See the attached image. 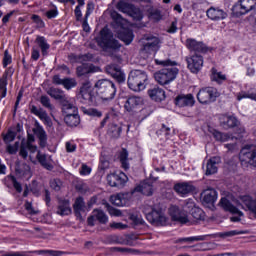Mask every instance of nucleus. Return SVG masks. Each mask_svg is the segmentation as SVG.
<instances>
[{"label":"nucleus","mask_w":256,"mask_h":256,"mask_svg":"<svg viewBox=\"0 0 256 256\" xmlns=\"http://www.w3.org/2000/svg\"><path fill=\"white\" fill-rule=\"evenodd\" d=\"M212 135L215 141H219L220 143H225L231 139V135L229 133H223L216 129L212 131Z\"/></svg>","instance_id":"37"},{"label":"nucleus","mask_w":256,"mask_h":256,"mask_svg":"<svg viewBox=\"0 0 256 256\" xmlns=\"http://www.w3.org/2000/svg\"><path fill=\"white\" fill-rule=\"evenodd\" d=\"M71 213V202L68 199L59 200L57 214L61 217H65V215H71Z\"/></svg>","instance_id":"27"},{"label":"nucleus","mask_w":256,"mask_h":256,"mask_svg":"<svg viewBox=\"0 0 256 256\" xmlns=\"http://www.w3.org/2000/svg\"><path fill=\"white\" fill-rule=\"evenodd\" d=\"M243 99H251L256 101V93L240 92L237 94V101H243Z\"/></svg>","instance_id":"49"},{"label":"nucleus","mask_w":256,"mask_h":256,"mask_svg":"<svg viewBox=\"0 0 256 256\" xmlns=\"http://www.w3.org/2000/svg\"><path fill=\"white\" fill-rule=\"evenodd\" d=\"M34 135H36L39 140V147H41V149H45V147H47V132H45V129H43V127L34 129Z\"/></svg>","instance_id":"29"},{"label":"nucleus","mask_w":256,"mask_h":256,"mask_svg":"<svg viewBox=\"0 0 256 256\" xmlns=\"http://www.w3.org/2000/svg\"><path fill=\"white\" fill-rule=\"evenodd\" d=\"M220 205L224 209V211H228V213H231L232 215H239V216H232L230 218V221L232 223H239L241 221V217H243V212L237 208V206L233 205L231 201L227 198H221Z\"/></svg>","instance_id":"12"},{"label":"nucleus","mask_w":256,"mask_h":256,"mask_svg":"<svg viewBox=\"0 0 256 256\" xmlns=\"http://www.w3.org/2000/svg\"><path fill=\"white\" fill-rule=\"evenodd\" d=\"M15 137H17V132L13 130H8L6 134H2V139L5 145H9V143H13V141H15Z\"/></svg>","instance_id":"44"},{"label":"nucleus","mask_w":256,"mask_h":256,"mask_svg":"<svg viewBox=\"0 0 256 256\" xmlns=\"http://www.w3.org/2000/svg\"><path fill=\"white\" fill-rule=\"evenodd\" d=\"M143 105V98L139 96H130L126 99L124 103V109L130 115H135L139 111V107Z\"/></svg>","instance_id":"14"},{"label":"nucleus","mask_w":256,"mask_h":256,"mask_svg":"<svg viewBox=\"0 0 256 256\" xmlns=\"http://www.w3.org/2000/svg\"><path fill=\"white\" fill-rule=\"evenodd\" d=\"M116 9H118L120 13H125L129 17H132L134 21L143 20V11H141V8L135 6L134 4L125 2V0L118 1L116 4Z\"/></svg>","instance_id":"6"},{"label":"nucleus","mask_w":256,"mask_h":256,"mask_svg":"<svg viewBox=\"0 0 256 256\" xmlns=\"http://www.w3.org/2000/svg\"><path fill=\"white\" fill-rule=\"evenodd\" d=\"M185 46L190 53H197L198 55H206V53H209V48L206 44L203 41H197L195 38H187Z\"/></svg>","instance_id":"11"},{"label":"nucleus","mask_w":256,"mask_h":256,"mask_svg":"<svg viewBox=\"0 0 256 256\" xmlns=\"http://www.w3.org/2000/svg\"><path fill=\"white\" fill-rule=\"evenodd\" d=\"M91 73H97V67L93 64H82L76 68L77 77L89 78Z\"/></svg>","instance_id":"20"},{"label":"nucleus","mask_w":256,"mask_h":256,"mask_svg":"<svg viewBox=\"0 0 256 256\" xmlns=\"http://www.w3.org/2000/svg\"><path fill=\"white\" fill-rule=\"evenodd\" d=\"M80 95L86 105H97V95L91 89V82L87 81L80 87Z\"/></svg>","instance_id":"10"},{"label":"nucleus","mask_w":256,"mask_h":256,"mask_svg":"<svg viewBox=\"0 0 256 256\" xmlns=\"http://www.w3.org/2000/svg\"><path fill=\"white\" fill-rule=\"evenodd\" d=\"M31 21L37 25L38 29H45V21H43V18L37 14H33L31 16Z\"/></svg>","instance_id":"47"},{"label":"nucleus","mask_w":256,"mask_h":256,"mask_svg":"<svg viewBox=\"0 0 256 256\" xmlns=\"http://www.w3.org/2000/svg\"><path fill=\"white\" fill-rule=\"evenodd\" d=\"M156 135H158V137H165V139H171V128L162 124L161 128L157 130Z\"/></svg>","instance_id":"41"},{"label":"nucleus","mask_w":256,"mask_h":256,"mask_svg":"<svg viewBox=\"0 0 256 256\" xmlns=\"http://www.w3.org/2000/svg\"><path fill=\"white\" fill-rule=\"evenodd\" d=\"M148 15L150 19H153L154 21H161V19H163V15H161V10L159 9H149Z\"/></svg>","instance_id":"46"},{"label":"nucleus","mask_w":256,"mask_h":256,"mask_svg":"<svg viewBox=\"0 0 256 256\" xmlns=\"http://www.w3.org/2000/svg\"><path fill=\"white\" fill-rule=\"evenodd\" d=\"M40 103L43 107H45V109H49L50 111H52L53 105L51 104V99H49V96L42 95L40 97Z\"/></svg>","instance_id":"52"},{"label":"nucleus","mask_w":256,"mask_h":256,"mask_svg":"<svg viewBox=\"0 0 256 256\" xmlns=\"http://www.w3.org/2000/svg\"><path fill=\"white\" fill-rule=\"evenodd\" d=\"M61 181L59 179H53L50 181V187L54 191H61Z\"/></svg>","instance_id":"61"},{"label":"nucleus","mask_w":256,"mask_h":256,"mask_svg":"<svg viewBox=\"0 0 256 256\" xmlns=\"http://www.w3.org/2000/svg\"><path fill=\"white\" fill-rule=\"evenodd\" d=\"M146 220L151 225H167V216H165V210L159 204L149 206L143 211Z\"/></svg>","instance_id":"5"},{"label":"nucleus","mask_w":256,"mask_h":256,"mask_svg":"<svg viewBox=\"0 0 256 256\" xmlns=\"http://www.w3.org/2000/svg\"><path fill=\"white\" fill-rule=\"evenodd\" d=\"M11 63H13V56H11V54H9V50H5L4 57L2 60L3 68L6 69V67L8 65H11Z\"/></svg>","instance_id":"54"},{"label":"nucleus","mask_w":256,"mask_h":256,"mask_svg":"<svg viewBox=\"0 0 256 256\" xmlns=\"http://www.w3.org/2000/svg\"><path fill=\"white\" fill-rule=\"evenodd\" d=\"M212 81H215L217 85H223L227 81V76L223 72H217V70L212 71Z\"/></svg>","instance_id":"40"},{"label":"nucleus","mask_w":256,"mask_h":256,"mask_svg":"<svg viewBox=\"0 0 256 256\" xmlns=\"http://www.w3.org/2000/svg\"><path fill=\"white\" fill-rule=\"evenodd\" d=\"M3 256H29L27 255L25 252H19V251H16V252H6L3 254Z\"/></svg>","instance_id":"64"},{"label":"nucleus","mask_w":256,"mask_h":256,"mask_svg":"<svg viewBox=\"0 0 256 256\" xmlns=\"http://www.w3.org/2000/svg\"><path fill=\"white\" fill-rule=\"evenodd\" d=\"M105 207L109 215H111V217H121V215H123L121 210L116 209L115 207L111 206L109 203H106Z\"/></svg>","instance_id":"50"},{"label":"nucleus","mask_w":256,"mask_h":256,"mask_svg":"<svg viewBox=\"0 0 256 256\" xmlns=\"http://www.w3.org/2000/svg\"><path fill=\"white\" fill-rule=\"evenodd\" d=\"M96 43L100 49L109 51H119L121 49V43L119 40L115 39L113 32L109 28H103L99 32V36L96 37Z\"/></svg>","instance_id":"2"},{"label":"nucleus","mask_w":256,"mask_h":256,"mask_svg":"<svg viewBox=\"0 0 256 256\" xmlns=\"http://www.w3.org/2000/svg\"><path fill=\"white\" fill-rule=\"evenodd\" d=\"M127 175L124 172L112 173L107 176L108 185L110 187H125V183H127Z\"/></svg>","instance_id":"16"},{"label":"nucleus","mask_w":256,"mask_h":256,"mask_svg":"<svg viewBox=\"0 0 256 256\" xmlns=\"http://www.w3.org/2000/svg\"><path fill=\"white\" fill-rule=\"evenodd\" d=\"M17 13H19V9H14L7 13L6 15H4L2 18L3 25H7V22L11 19V17H13V15H17Z\"/></svg>","instance_id":"60"},{"label":"nucleus","mask_w":256,"mask_h":256,"mask_svg":"<svg viewBox=\"0 0 256 256\" xmlns=\"http://www.w3.org/2000/svg\"><path fill=\"white\" fill-rule=\"evenodd\" d=\"M27 149H28L27 144L22 142L20 145V151H19V155L20 157H22V159H26L27 157H29V152L27 151Z\"/></svg>","instance_id":"58"},{"label":"nucleus","mask_w":256,"mask_h":256,"mask_svg":"<svg viewBox=\"0 0 256 256\" xmlns=\"http://www.w3.org/2000/svg\"><path fill=\"white\" fill-rule=\"evenodd\" d=\"M221 156H212L206 162V167H202L204 170V175L206 177H211V175H215L219 171V165H221Z\"/></svg>","instance_id":"13"},{"label":"nucleus","mask_w":256,"mask_h":256,"mask_svg":"<svg viewBox=\"0 0 256 256\" xmlns=\"http://www.w3.org/2000/svg\"><path fill=\"white\" fill-rule=\"evenodd\" d=\"M111 17L114 21V23H116V25H118V27H121L123 25V16L121 14H119V12H112L111 13Z\"/></svg>","instance_id":"55"},{"label":"nucleus","mask_w":256,"mask_h":256,"mask_svg":"<svg viewBox=\"0 0 256 256\" xmlns=\"http://www.w3.org/2000/svg\"><path fill=\"white\" fill-rule=\"evenodd\" d=\"M192 217H194V219L201 221L203 217H205V212L201 208H195L192 210Z\"/></svg>","instance_id":"56"},{"label":"nucleus","mask_w":256,"mask_h":256,"mask_svg":"<svg viewBox=\"0 0 256 256\" xmlns=\"http://www.w3.org/2000/svg\"><path fill=\"white\" fill-rule=\"evenodd\" d=\"M118 39L123 41L125 45H131L133 39H135V34H133V30L129 28H123L118 32Z\"/></svg>","instance_id":"24"},{"label":"nucleus","mask_w":256,"mask_h":256,"mask_svg":"<svg viewBox=\"0 0 256 256\" xmlns=\"http://www.w3.org/2000/svg\"><path fill=\"white\" fill-rule=\"evenodd\" d=\"M131 221H133L134 225H145V220H143L138 215L132 214L130 216Z\"/></svg>","instance_id":"62"},{"label":"nucleus","mask_w":256,"mask_h":256,"mask_svg":"<svg viewBox=\"0 0 256 256\" xmlns=\"http://www.w3.org/2000/svg\"><path fill=\"white\" fill-rule=\"evenodd\" d=\"M173 189L178 195L185 197V195L195 193L196 188L193 184H191V182H181V183H176Z\"/></svg>","instance_id":"17"},{"label":"nucleus","mask_w":256,"mask_h":256,"mask_svg":"<svg viewBox=\"0 0 256 256\" xmlns=\"http://www.w3.org/2000/svg\"><path fill=\"white\" fill-rule=\"evenodd\" d=\"M113 251H117L118 253H127L129 255H137L139 250L133 248H125V247H114Z\"/></svg>","instance_id":"48"},{"label":"nucleus","mask_w":256,"mask_h":256,"mask_svg":"<svg viewBox=\"0 0 256 256\" xmlns=\"http://www.w3.org/2000/svg\"><path fill=\"white\" fill-rule=\"evenodd\" d=\"M207 237H209V235H199V236L178 238L176 240V243H193V241H205Z\"/></svg>","instance_id":"39"},{"label":"nucleus","mask_w":256,"mask_h":256,"mask_svg":"<svg viewBox=\"0 0 256 256\" xmlns=\"http://www.w3.org/2000/svg\"><path fill=\"white\" fill-rule=\"evenodd\" d=\"M118 159L121 163V167L124 171H129V151L127 149L123 148L121 152L119 153Z\"/></svg>","instance_id":"32"},{"label":"nucleus","mask_w":256,"mask_h":256,"mask_svg":"<svg viewBox=\"0 0 256 256\" xmlns=\"http://www.w3.org/2000/svg\"><path fill=\"white\" fill-rule=\"evenodd\" d=\"M48 95H50L52 99H56V101H60V105H63V101H67V99L63 95V90L58 88H50L48 90Z\"/></svg>","instance_id":"34"},{"label":"nucleus","mask_w":256,"mask_h":256,"mask_svg":"<svg viewBox=\"0 0 256 256\" xmlns=\"http://www.w3.org/2000/svg\"><path fill=\"white\" fill-rule=\"evenodd\" d=\"M217 191L215 189H209L204 192L203 202L208 205H213L217 201Z\"/></svg>","instance_id":"35"},{"label":"nucleus","mask_w":256,"mask_h":256,"mask_svg":"<svg viewBox=\"0 0 256 256\" xmlns=\"http://www.w3.org/2000/svg\"><path fill=\"white\" fill-rule=\"evenodd\" d=\"M91 167H89L87 164H82L81 169H80V175L82 177H85L87 175H91Z\"/></svg>","instance_id":"63"},{"label":"nucleus","mask_w":256,"mask_h":256,"mask_svg":"<svg viewBox=\"0 0 256 256\" xmlns=\"http://www.w3.org/2000/svg\"><path fill=\"white\" fill-rule=\"evenodd\" d=\"M206 15L211 21H223V19H227V12L219 7H210L206 11Z\"/></svg>","instance_id":"19"},{"label":"nucleus","mask_w":256,"mask_h":256,"mask_svg":"<svg viewBox=\"0 0 256 256\" xmlns=\"http://www.w3.org/2000/svg\"><path fill=\"white\" fill-rule=\"evenodd\" d=\"M94 87L102 101H113L117 95V86L109 79L98 80Z\"/></svg>","instance_id":"4"},{"label":"nucleus","mask_w":256,"mask_h":256,"mask_svg":"<svg viewBox=\"0 0 256 256\" xmlns=\"http://www.w3.org/2000/svg\"><path fill=\"white\" fill-rule=\"evenodd\" d=\"M17 151H19V141L15 142L13 145L7 144L6 153H8V155H17Z\"/></svg>","instance_id":"51"},{"label":"nucleus","mask_w":256,"mask_h":256,"mask_svg":"<svg viewBox=\"0 0 256 256\" xmlns=\"http://www.w3.org/2000/svg\"><path fill=\"white\" fill-rule=\"evenodd\" d=\"M24 207L25 210L29 213V215H37V210L33 208V203L29 202V200L25 201Z\"/></svg>","instance_id":"59"},{"label":"nucleus","mask_w":256,"mask_h":256,"mask_svg":"<svg viewBox=\"0 0 256 256\" xmlns=\"http://www.w3.org/2000/svg\"><path fill=\"white\" fill-rule=\"evenodd\" d=\"M129 194L127 193H118L116 195H112L110 197V202L112 205H115L116 207H126V205H129Z\"/></svg>","instance_id":"22"},{"label":"nucleus","mask_w":256,"mask_h":256,"mask_svg":"<svg viewBox=\"0 0 256 256\" xmlns=\"http://www.w3.org/2000/svg\"><path fill=\"white\" fill-rule=\"evenodd\" d=\"M135 193H142V195H146V197H151V195H153V185L147 182L137 185L131 190V195H134Z\"/></svg>","instance_id":"23"},{"label":"nucleus","mask_w":256,"mask_h":256,"mask_svg":"<svg viewBox=\"0 0 256 256\" xmlns=\"http://www.w3.org/2000/svg\"><path fill=\"white\" fill-rule=\"evenodd\" d=\"M174 103L177 107H193L195 105V97L193 94H180L175 98Z\"/></svg>","instance_id":"18"},{"label":"nucleus","mask_w":256,"mask_h":256,"mask_svg":"<svg viewBox=\"0 0 256 256\" xmlns=\"http://www.w3.org/2000/svg\"><path fill=\"white\" fill-rule=\"evenodd\" d=\"M220 125L223 129H234L239 125V119L235 116H222L220 118Z\"/></svg>","instance_id":"26"},{"label":"nucleus","mask_w":256,"mask_h":256,"mask_svg":"<svg viewBox=\"0 0 256 256\" xmlns=\"http://www.w3.org/2000/svg\"><path fill=\"white\" fill-rule=\"evenodd\" d=\"M62 113L63 115H75L77 113H79V108H77V106L73 105L71 102L67 101H63L62 102Z\"/></svg>","instance_id":"30"},{"label":"nucleus","mask_w":256,"mask_h":256,"mask_svg":"<svg viewBox=\"0 0 256 256\" xmlns=\"http://www.w3.org/2000/svg\"><path fill=\"white\" fill-rule=\"evenodd\" d=\"M127 84L129 89L135 93L145 91L147 85H149V76L145 71L132 70L128 75Z\"/></svg>","instance_id":"3"},{"label":"nucleus","mask_w":256,"mask_h":256,"mask_svg":"<svg viewBox=\"0 0 256 256\" xmlns=\"http://www.w3.org/2000/svg\"><path fill=\"white\" fill-rule=\"evenodd\" d=\"M219 97V91L215 87H204L197 93V99L201 105H209V103H215Z\"/></svg>","instance_id":"7"},{"label":"nucleus","mask_w":256,"mask_h":256,"mask_svg":"<svg viewBox=\"0 0 256 256\" xmlns=\"http://www.w3.org/2000/svg\"><path fill=\"white\" fill-rule=\"evenodd\" d=\"M85 115L89 117H103V112L97 110V108H89L84 110Z\"/></svg>","instance_id":"53"},{"label":"nucleus","mask_w":256,"mask_h":256,"mask_svg":"<svg viewBox=\"0 0 256 256\" xmlns=\"http://www.w3.org/2000/svg\"><path fill=\"white\" fill-rule=\"evenodd\" d=\"M240 161L256 167V149L252 150L250 145L243 147L240 151Z\"/></svg>","instance_id":"15"},{"label":"nucleus","mask_w":256,"mask_h":256,"mask_svg":"<svg viewBox=\"0 0 256 256\" xmlns=\"http://www.w3.org/2000/svg\"><path fill=\"white\" fill-rule=\"evenodd\" d=\"M85 209V199L83 196H79L76 198L73 204V210L76 215H81V211Z\"/></svg>","instance_id":"36"},{"label":"nucleus","mask_w":256,"mask_h":256,"mask_svg":"<svg viewBox=\"0 0 256 256\" xmlns=\"http://www.w3.org/2000/svg\"><path fill=\"white\" fill-rule=\"evenodd\" d=\"M123 132V128L117 124H110L109 133L114 139H119L121 137V133Z\"/></svg>","instance_id":"42"},{"label":"nucleus","mask_w":256,"mask_h":256,"mask_svg":"<svg viewBox=\"0 0 256 256\" xmlns=\"http://www.w3.org/2000/svg\"><path fill=\"white\" fill-rule=\"evenodd\" d=\"M156 65H161L162 69L158 70L154 73V79L158 85H169L172 81L177 79V75H179V68H177V61L166 59V60H155Z\"/></svg>","instance_id":"1"},{"label":"nucleus","mask_w":256,"mask_h":256,"mask_svg":"<svg viewBox=\"0 0 256 256\" xmlns=\"http://www.w3.org/2000/svg\"><path fill=\"white\" fill-rule=\"evenodd\" d=\"M185 60L187 63V69H189L190 73H194V74L199 73V71L203 69V63H205L203 54H197V53H190Z\"/></svg>","instance_id":"8"},{"label":"nucleus","mask_w":256,"mask_h":256,"mask_svg":"<svg viewBox=\"0 0 256 256\" xmlns=\"http://www.w3.org/2000/svg\"><path fill=\"white\" fill-rule=\"evenodd\" d=\"M7 85H9L8 79L2 76L0 78V99L7 97Z\"/></svg>","instance_id":"43"},{"label":"nucleus","mask_w":256,"mask_h":256,"mask_svg":"<svg viewBox=\"0 0 256 256\" xmlns=\"http://www.w3.org/2000/svg\"><path fill=\"white\" fill-rule=\"evenodd\" d=\"M62 86L67 91H70V89H75V87H77V80H75V78H64Z\"/></svg>","instance_id":"45"},{"label":"nucleus","mask_w":256,"mask_h":256,"mask_svg":"<svg viewBox=\"0 0 256 256\" xmlns=\"http://www.w3.org/2000/svg\"><path fill=\"white\" fill-rule=\"evenodd\" d=\"M92 213H93L94 217L96 218V221L100 222L101 225H105V224H107V221H109V217L101 209H94Z\"/></svg>","instance_id":"38"},{"label":"nucleus","mask_w":256,"mask_h":256,"mask_svg":"<svg viewBox=\"0 0 256 256\" xmlns=\"http://www.w3.org/2000/svg\"><path fill=\"white\" fill-rule=\"evenodd\" d=\"M256 7V0H239L232 8L236 17L247 15Z\"/></svg>","instance_id":"9"},{"label":"nucleus","mask_w":256,"mask_h":256,"mask_svg":"<svg viewBox=\"0 0 256 256\" xmlns=\"http://www.w3.org/2000/svg\"><path fill=\"white\" fill-rule=\"evenodd\" d=\"M143 51L151 55L159 51V39L155 38L152 42H147L143 45Z\"/></svg>","instance_id":"33"},{"label":"nucleus","mask_w":256,"mask_h":256,"mask_svg":"<svg viewBox=\"0 0 256 256\" xmlns=\"http://www.w3.org/2000/svg\"><path fill=\"white\" fill-rule=\"evenodd\" d=\"M148 95L152 101H155L156 103H161V101H165V98L167 97L165 95V90L163 88H160L159 86H154L152 89L148 90Z\"/></svg>","instance_id":"21"},{"label":"nucleus","mask_w":256,"mask_h":256,"mask_svg":"<svg viewBox=\"0 0 256 256\" xmlns=\"http://www.w3.org/2000/svg\"><path fill=\"white\" fill-rule=\"evenodd\" d=\"M35 43L40 48L43 57H47V55H49V49H51V45L47 42V38H45V36H37Z\"/></svg>","instance_id":"28"},{"label":"nucleus","mask_w":256,"mask_h":256,"mask_svg":"<svg viewBox=\"0 0 256 256\" xmlns=\"http://www.w3.org/2000/svg\"><path fill=\"white\" fill-rule=\"evenodd\" d=\"M4 185H6L8 189L13 187L17 193H23V185H21V182H19L17 177H15L13 174H9L6 177V182Z\"/></svg>","instance_id":"25"},{"label":"nucleus","mask_w":256,"mask_h":256,"mask_svg":"<svg viewBox=\"0 0 256 256\" xmlns=\"http://www.w3.org/2000/svg\"><path fill=\"white\" fill-rule=\"evenodd\" d=\"M64 123H66L68 127H77L81 123V117L79 113L65 115Z\"/></svg>","instance_id":"31"},{"label":"nucleus","mask_w":256,"mask_h":256,"mask_svg":"<svg viewBox=\"0 0 256 256\" xmlns=\"http://www.w3.org/2000/svg\"><path fill=\"white\" fill-rule=\"evenodd\" d=\"M58 16L59 10L57 9V6H54V9H50L45 13V17H47V19H55Z\"/></svg>","instance_id":"57"}]
</instances>
